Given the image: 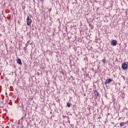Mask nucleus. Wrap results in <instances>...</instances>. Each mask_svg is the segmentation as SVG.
<instances>
[{
    "mask_svg": "<svg viewBox=\"0 0 128 128\" xmlns=\"http://www.w3.org/2000/svg\"><path fill=\"white\" fill-rule=\"evenodd\" d=\"M102 62H104V64H106V60H103Z\"/></svg>",
    "mask_w": 128,
    "mask_h": 128,
    "instance_id": "obj_10",
    "label": "nucleus"
},
{
    "mask_svg": "<svg viewBox=\"0 0 128 128\" xmlns=\"http://www.w3.org/2000/svg\"><path fill=\"white\" fill-rule=\"evenodd\" d=\"M24 50H26V48H24Z\"/></svg>",
    "mask_w": 128,
    "mask_h": 128,
    "instance_id": "obj_13",
    "label": "nucleus"
},
{
    "mask_svg": "<svg viewBox=\"0 0 128 128\" xmlns=\"http://www.w3.org/2000/svg\"><path fill=\"white\" fill-rule=\"evenodd\" d=\"M112 82V78H108L104 82V84H110Z\"/></svg>",
    "mask_w": 128,
    "mask_h": 128,
    "instance_id": "obj_3",
    "label": "nucleus"
},
{
    "mask_svg": "<svg viewBox=\"0 0 128 128\" xmlns=\"http://www.w3.org/2000/svg\"><path fill=\"white\" fill-rule=\"evenodd\" d=\"M61 74H63V75L64 74V72H62V71L61 72Z\"/></svg>",
    "mask_w": 128,
    "mask_h": 128,
    "instance_id": "obj_12",
    "label": "nucleus"
},
{
    "mask_svg": "<svg viewBox=\"0 0 128 128\" xmlns=\"http://www.w3.org/2000/svg\"><path fill=\"white\" fill-rule=\"evenodd\" d=\"M17 62V64H22V60H20V58L17 59L16 60Z\"/></svg>",
    "mask_w": 128,
    "mask_h": 128,
    "instance_id": "obj_6",
    "label": "nucleus"
},
{
    "mask_svg": "<svg viewBox=\"0 0 128 128\" xmlns=\"http://www.w3.org/2000/svg\"><path fill=\"white\" fill-rule=\"evenodd\" d=\"M94 94L96 96H100V93H98V90H94Z\"/></svg>",
    "mask_w": 128,
    "mask_h": 128,
    "instance_id": "obj_5",
    "label": "nucleus"
},
{
    "mask_svg": "<svg viewBox=\"0 0 128 128\" xmlns=\"http://www.w3.org/2000/svg\"><path fill=\"white\" fill-rule=\"evenodd\" d=\"M48 12H50L52 11V8L48 9Z\"/></svg>",
    "mask_w": 128,
    "mask_h": 128,
    "instance_id": "obj_11",
    "label": "nucleus"
},
{
    "mask_svg": "<svg viewBox=\"0 0 128 128\" xmlns=\"http://www.w3.org/2000/svg\"><path fill=\"white\" fill-rule=\"evenodd\" d=\"M27 21V26H30V24H32V19L30 18V16H28L26 18Z\"/></svg>",
    "mask_w": 128,
    "mask_h": 128,
    "instance_id": "obj_2",
    "label": "nucleus"
},
{
    "mask_svg": "<svg viewBox=\"0 0 128 128\" xmlns=\"http://www.w3.org/2000/svg\"><path fill=\"white\" fill-rule=\"evenodd\" d=\"M122 70H128V62H124L122 64Z\"/></svg>",
    "mask_w": 128,
    "mask_h": 128,
    "instance_id": "obj_1",
    "label": "nucleus"
},
{
    "mask_svg": "<svg viewBox=\"0 0 128 128\" xmlns=\"http://www.w3.org/2000/svg\"><path fill=\"white\" fill-rule=\"evenodd\" d=\"M67 106H68V108H70V104L67 103Z\"/></svg>",
    "mask_w": 128,
    "mask_h": 128,
    "instance_id": "obj_9",
    "label": "nucleus"
},
{
    "mask_svg": "<svg viewBox=\"0 0 128 128\" xmlns=\"http://www.w3.org/2000/svg\"><path fill=\"white\" fill-rule=\"evenodd\" d=\"M116 44H118V41L116 40H113L111 42V44L113 46H116Z\"/></svg>",
    "mask_w": 128,
    "mask_h": 128,
    "instance_id": "obj_4",
    "label": "nucleus"
},
{
    "mask_svg": "<svg viewBox=\"0 0 128 128\" xmlns=\"http://www.w3.org/2000/svg\"><path fill=\"white\" fill-rule=\"evenodd\" d=\"M125 124H126V122L125 123L124 122H122L120 123V126H124Z\"/></svg>",
    "mask_w": 128,
    "mask_h": 128,
    "instance_id": "obj_7",
    "label": "nucleus"
},
{
    "mask_svg": "<svg viewBox=\"0 0 128 128\" xmlns=\"http://www.w3.org/2000/svg\"><path fill=\"white\" fill-rule=\"evenodd\" d=\"M89 26L91 27V30H92L94 28V26L92 24H89Z\"/></svg>",
    "mask_w": 128,
    "mask_h": 128,
    "instance_id": "obj_8",
    "label": "nucleus"
}]
</instances>
